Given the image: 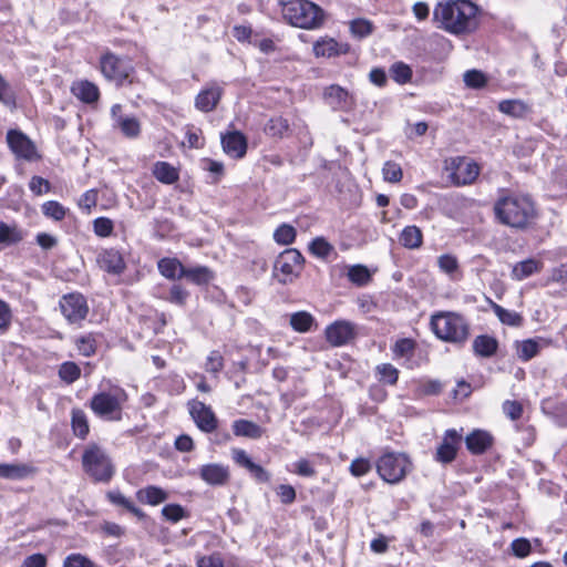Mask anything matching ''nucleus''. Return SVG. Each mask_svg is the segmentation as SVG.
I'll use <instances>...</instances> for the list:
<instances>
[{
    "label": "nucleus",
    "mask_w": 567,
    "mask_h": 567,
    "mask_svg": "<svg viewBox=\"0 0 567 567\" xmlns=\"http://www.w3.org/2000/svg\"><path fill=\"white\" fill-rule=\"evenodd\" d=\"M221 95L223 90L218 85L203 89L195 99V106L202 112H212L217 106Z\"/></svg>",
    "instance_id": "412c9836"
},
{
    "label": "nucleus",
    "mask_w": 567,
    "mask_h": 567,
    "mask_svg": "<svg viewBox=\"0 0 567 567\" xmlns=\"http://www.w3.org/2000/svg\"><path fill=\"white\" fill-rule=\"evenodd\" d=\"M63 567H95V565L82 554H70L65 557Z\"/></svg>",
    "instance_id": "052dcab7"
},
{
    "label": "nucleus",
    "mask_w": 567,
    "mask_h": 567,
    "mask_svg": "<svg viewBox=\"0 0 567 567\" xmlns=\"http://www.w3.org/2000/svg\"><path fill=\"white\" fill-rule=\"evenodd\" d=\"M309 251L320 259H328L331 254L336 252L334 247L323 237H316L309 244Z\"/></svg>",
    "instance_id": "37998d69"
},
{
    "label": "nucleus",
    "mask_w": 567,
    "mask_h": 567,
    "mask_svg": "<svg viewBox=\"0 0 567 567\" xmlns=\"http://www.w3.org/2000/svg\"><path fill=\"white\" fill-rule=\"evenodd\" d=\"M289 322L295 331L305 333L311 330L316 320L315 317L307 311H297L290 316Z\"/></svg>",
    "instance_id": "58836bf2"
},
{
    "label": "nucleus",
    "mask_w": 567,
    "mask_h": 567,
    "mask_svg": "<svg viewBox=\"0 0 567 567\" xmlns=\"http://www.w3.org/2000/svg\"><path fill=\"white\" fill-rule=\"evenodd\" d=\"M355 337L354 326L346 320H339L326 328V339L333 347H341Z\"/></svg>",
    "instance_id": "4468645a"
},
{
    "label": "nucleus",
    "mask_w": 567,
    "mask_h": 567,
    "mask_svg": "<svg viewBox=\"0 0 567 567\" xmlns=\"http://www.w3.org/2000/svg\"><path fill=\"white\" fill-rule=\"evenodd\" d=\"M540 344L536 339H527L517 343V355L523 361H528L539 352Z\"/></svg>",
    "instance_id": "c03bdc74"
},
{
    "label": "nucleus",
    "mask_w": 567,
    "mask_h": 567,
    "mask_svg": "<svg viewBox=\"0 0 567 567\" xmlns=\"http://www.w3.org/2000/svg\"><path fill=\"white\" fill-rule=\"evenodd\" d=\"M224 152L233 158H241L247 152V140L240 132H231L221 136Z\"/></svg>",
    "instance_id": "a211bd4d"
},
{
    "label": "nucleus",
    "mask_w": 567,
    "mask_h": 567,
    "mask_svg": "<svg viewBox=\"0 0 567 567\" xmlns=\"http://www.w3.org/2000/svg\"><path fill=\"white\" fill-rule=\"evenodd\" d=\"M464 83L471 89H482L487 83V78L482 71L468 70L463 75Z\"/></svg>",
    "instance_id": "864d4df0"
},
{
    "label": "nucleus",
    "mask_w": 567,
    "mask_h": 567,
    "mask_svg": "<svg viewBox=\"0 0 567 567\" xmlns=\"http://www.w3.org/2000/svg\"><path fill=\"white\" fill-rule=\"evenodd\" d=\"M197 567H225L224 559L219 553L197 557Z\"/></svg>",
    "instance_id": "338daca9"
},
{
    "label": "nucleus",
    "mask_w": 567,
    "mask_h": 567,
    "mask_svg": "<svg viewBox=\"0 0 567 567\" xmlns=\"http://www.w3.org/2000/svg\"><path fill=\"white\" fill-rule=\"evenodd\" d=\"M0 103L9 109L16 107V97L7 82L0 76Z\"/></svg>",
    "instance_id": "69168bd1"
},
{
    "label": "nucleus",
    "mask_w": 567,
    "mask_h": 567,
    "mask_svg": "<svg viewBox=\"0 0 567 567\" xmlns=\"http://www.w3.org/2000/svg\"><path fill=\"white\" fill-rule=\"evenodd\" d=\"M430 323L435 336L445 342L462 344L470 337V323L460 313L439 312Z\"/></svg>",
    "instance_id": "20e7f679"
},
{
    "label": "nucleus",
    "mask_w": 567,
    "mask_h": 567,
    "mask_svg": "<svg viewBox=\"0 0 567 567\" xmlns=\"http://www.w3.org/2000/svg\"><path fill=\"white\" fill-rule=\"evenodd\" d=\"M162 515L172 523H177L186 516L185 509L178 504H168L162 508Z\"/></svg>",
    "instance_id": "4d7b16f0"
},
{
    "label": "nucleus",
    "mask_w": 567,
    "mask_h": 567,
    "mask_svg": "<svg viewBox=\"0 0 567 567\" xmlns=\"http://www.w3.org/2000/svg\"><path fill=\"white\" fill-rule=\"evenodd\" d=\"M29 188L31 189V192L33 194H35L37 196H40V195L49 193L51 189V185H50L49 181H47L45 178H43L41 176H33L30 179Z\"/></svg>",
    "instance_id": "e2e57ef3"
},
{
    "label": "nucleus",
    "mask_w": 567,
    "mask_h": 567,
    "mask_svg": "<svg viewBox=\"0 0 567 567\" xmlns=\"http://www.w3.org/2000/svg\"><path fill=\"white\" fill-rule=\"evenodd\" d=\"M284 20L296 28L316 30L323 25L326 12L309 0H289L282 2Z\"/></svg>",
    "instance_id": "7ed1b4c3"
},
{
    "label": "nucleus",
    "mask_w": 567,
    "mask_h": 567,
    "mask_svg": "<svg viewBox=\"0 0 567 567\" xmlns=\"http://www.w3.org/2000/svg\"><path fill=\"white\" fill-rule=\"evenodd\" d=\"M113 221L106 217H99L93 221V230L99 237H109L113 233Z\"/></svg>",
    "instance_id": "13d9d810"
},
{
    "label": "nucleus",
    "mask_w": 567,
    "mask_h": 567,
    "mask_svg": "<svg viewBox=\"0 0 567 567\" xmlns=\"http://www.w3.org/2000/svg\"><path fill=\"white\" fill-rule=\"evenodd\" d=\"M42 214L55 221H61L66 215V208L56 200H49L41 206Z\"/></svg>",
    "instance_id": "de8ad7c7"
},
{
    "label": "nucleus",
    "mask_w": 567,
    "mask_h": 567,
    "mask_svg": "<svg viewBox=\"0 0 567 567\" xmlns=\"http://www.w3.org/2000/svg\"><path fill=\"white\" fill-rule=\"evenodd\" d=\"M101 269L109 274L121 275L125 269V261L121 252L114 248L104 249L96 259Z\"/></svg>",
    "instance_id": "f3484780"
},
{
    "label": "nucleus",
    "mask_w": 567,
    "mask_h": 567,
    "mask_svg": "<svg viewBox=\"0 0 567 567\" xmlns=\"http://www.w3.org/2000/svg\"><path fill=\"white\" fill-rule=\"evenodd\" d=\"M372 466L369 460L358 457L350 464L349 471L355 477H361L371 471Z\"/></svg>",
    "instance_id": "bf43d9fd"
},
{
    "label": "nucleus",
    "mask_w": 567,
    "mask_h": 567,
    "mask_svg": "<svg viewBox=\"0 0 567 567\" xmlns=\"http://www.w3.org/2000/svg\"><path fill=\"white\" fill-rule=\"evenodd\" d=\"M82 466L84 472L95 482L107 483L115 473L110 456L104 449L95 443H90L84 449Z\"/></svg>",
    "instance_id": "423d86ee"
},
{
    "label": "nucleus",
    "mask_w": 567,
    "mask_h": 567,
    "mask_svg": "<svg viewBox=\"0 0 567 567\" xmlns=\"http://www.w3.org/2000/svg\"><path fill=\"white\" fill-rule=\"evenodd\" d=\"M377 374L379 375V380L385 384L394 385L399 379V370L390 364L382 363L377 367Z\"/></svg>",
    "instance_id": "8fccbe9b"
},
{
    "label": "nucleus",
    "mask_w": 567,
    "mask_h": 567,
    "mask_svg": "<svg viewBox=\"0 0 567 567\" xmlns=\"http://www.w3.org/2000/svg\"><path fill=\"white\" fill-rule=\"evenodd\" d=\"M199 477L208 485L224 486L230 478L229 467L219 463L205 464L199 468Z\"/></svg>",
    "instance_id": "dca6fc26"
},
{
    "label": "nucleus",
    "mask_w": 567,
    "mask_h": 567,
    "mask_svg": "<svg viewBox=\"0 0 567 567\" xmlns=\"http://www.w3.org/2000/svg\"><path fill=\"white\" fill-rule=\"evenodd\" d=\"M73 94L86 104L94 103L100 97L99 87L90 81H79L72 86Z\"/></svg>",
    "instance_id": "bb28decb"
},
{
    "label": "nucleus",
    "mask_w": 567,
    "mask_h": 567,
    "mask_svg": "<svg viewBox=\"0 0 567 567\" xmlns=\"http://www.w3.org/2000/svg\"><path fill=\"white\" fill-rule=\"evenodd\" d=\"M491 307L494 311V313L496 315V317L498 318V320L503 323V324H507V326H511V327H519L522 326L523 323V317L516 312V311H512V310H507L505 308H503L502 306L497 305L496 302H491Z\"/></svg>",
    "instance_id": "ea45409f"
},
{
    "label": "nucleus",
    "mask_w": 567,
    "mask_h": 567,
    "mask_svg": "<svg viewBox=\"0 0 567 567\" xmlns=\"http://www.w3.org/2000/svg\"><path fill=\"white\" fill-rule=\"evenodd\" d=\"M152 173L158 182L166 185H172L179 179L178 169L168 162H156L153 165Z\"/></svg>",
    "instance_id": "a878e982"
},
{
    "label": "nucleus",
    "mask_w": 567,
    "mask_h": 567,
    "mask_svg": "<svg viewBox=\"0 0 567 567\" xmlns=\"http://www.w3.org/2000/svg\"><path fill=\"white\" fill-rule=\"evenodd\" d=\"M542 411L560 427H567V403L553 399H545L542 402Z\"/></svg>",
    "instance_id": "5701e85b"
},
{
    "label": "nucleus",
    "mask_w": 567,
    "mask_h": 567,
    "mask_svg": "<svg viewBox=\"0 0 567 567\" xmlns=\"http://www.w3.org/2000/svg\"><path fill=\"white\" fill-rule=\"evenodd\" d=\"M462 441V434L455 429L445 431L442 443L436 450V461L442 463H451L457 453V447Z\"/></svg>",
    "instance_id": "2eb2a0df"
},
{
    "label": "nucleus",
    "mask_w": 567,
    "mask_h": 567,
    "mask_svg": "<svg viewBox=\"0 0 567 567\" xmlns=\"http://www.w3.org/2000/svg\"><path fill=\"white\" fill-rule=\"evenodd\" d=\"M348 278L351 282L363 286L370 280V272L365 266L354 265L349 268Z\"/></svg>",
    "instance_id": "603ef678"
},
{
    "label": "nucleus",
    "mask_w": 567,
    "mask_h": 567,
    "mask_svg": "<svg viewBox=\"0 0 567 567\" xmlns=\"http://www.w3.org/2000/svg\"><path fill=\"white\" fill-rule=\"evenodd\" d=\"M415 343L412 339H400L393 347V353L395 357H406L412 354Z\"/></svg>",
    "instance_id": "0e129e2a"
},
{
    "label": "nucleus",
    "mask_w": 567,
    "mask_h": 567,
    "mask_svg": "<svg viewBox=\"0 0 567 567\" xmlns=\"http://www.w3.org/2000/svg\"><path fill=\"white\" fill-rule=\"evenodd\" d=\"M167 493L161 487L150 485L136 492V498L143 503L152 506L158 505L167 499Z\"/></svg>",
    "instance_id": "2f4dec72"
},
{
    "label": "nucleus",
    "mask_w": 567,
    "mask_h": 567,
    "mask_svg": "<svg viewBox=\"0 0 567 567\" xmlns=\"http://www.w3.org/2000/svg\"><path fill=\"white\" fill-rule=\"evenodd\" d=\"M437 267L453 281H457L462 278V271L460 269L458 260L451 254H443L437 257Z\"/></svg>",
    "instance_id": "473e14b6"
},
{
    "label": "nucleus",
    "mask_w": 567,
    "mask_h": 567,
    "mask_svg": "<svg viewBox=\"0 0 567 567\" xmlns=\"http://www.w3.org/2000/svg\"><path fill=\"white\" fill-rule=\"evenodd\" d=\"M158 271L167 279L175 280L183 278L185 266L177 258H162L157 262Z\"/></svg>",
    "instance_id": "cd10ccee"
},
{
    "label": "nucleus",
    "mask_w": 567,
    "mask_h": 567,
    "mask_svg": "<svg viewBox=\"0 0 567 567\" xmlns=\"http://www.w3.org/2000/svg\"><path fill=\"white\" fill-rule=\"evenodd\" d=\"M399 241L406 249H419L423 245V233L415 225L405 226L399 236Z\"/></svg>",
    "instance_id": "c756f323"
},
{
    "label": "nucleus",
    "mask_w": 567,
    "mask_h": 567,
    "mask_svg": "<svg viewBox=\"0 0 567 567\" xmlns=\"http://www.w3.org/2000/svg\"><path fill=\"white\" fill-rule=\"evenodd\" d=\"M224 367L223 357L218 351H212L207 357L205 369L212 373H218Z\"/></svg>",
    "instance_id": "774afa93"
},
{
    "label": "nucleus",
    "mask_w": 567,
    "mask_h": 567,
    "mask_svg": "<svg viewBox=\"0 0 567 567\" xmlns=\"http://www.w3.org/2000/svg\"><path fill=\"white\" fill-rule=\"evenodd\" d=\"M445 171L449 173L450 181L455 186L470 185L480 174V168L476 163L461 156L446 159Z\"/></svg>",
    "instance_id": "1a4fd4ad"
},
{
    "label": "nucleus",
    "mask_w": 567,
    "mask_h": 567,
    "mask_svg": "<svg viewBox=\"0 0 567 567\" xmlns=\"http://www.w3.org/2000/svg\"><path fill=\"white\" fill-rule=\"evenodd\" d=\"M61 312L70 323H76L85 319L89 307L85 298L80 293L63 296L60 300Z\"/></svg>",
    "instance_id": "f8f14e48"
},
{
    "label": "nucleus",
    "mask_w": 567,
    "mask_h": 567,
    "mask_svg": "<svg viewBox=\"0 0 567 567\" xmlns=\"http://www.w3.org/2000/svg\"><path fill=\"white\" fill-rule=\"evenodd\" d=\"M71 426L75 436L84 440L89 432V421L86 414L81 409H73L71 412Z\"/></svg>",
    "instance_id": "4c0bfd02"
},
{
    "label": "nucleus",
    "mask_w": 567,
    "mask_h": 567,
    "mask_svg": "<svg viewBox=\"0 0 567 567\" xmlns=\"http://www.w3.org/2000/svg\"><path fill=\"white\" fill-rule=\"evenodd\" d=\"M114 126L128 138H135L141 134V123L135 116L118 117V123Z\"/></svg>",
    "instance_id": "79ce46f5"
},
{
    "label": "nucleus",
    "mask_w": 567,
    "mask_h": 567,
    "mask_svg": "<svg viewBox=\"0 0 567 567\" xmlns=\"http://www.w3.org/2000/svg\"><path fill=\"white\" fill-rule=\"evenodd\" d=\"M58 374L63 382L72 384L81 377V369L75 362L66 361L60 365Z\"/></svg>",
    "instance_id": "a18cd8bd"
},
{
    "label": "nucleus",
    "mask_w": 567,
    "mask_h": 567,
    "mask_svg": "<svg viewBox=\"0 0 567 567\" xmlns=\"http://www.w3.org/2000/svg\"><path fill=\"white\" fill-rule=\"evenodd\" d=\"M373 30V25L369 20L365 19H354L350 23V31L357 38H365Z\"/></svg>",
    "instance_id": "6e6d98bb"
},
{
    "label": "nucleus",
    "mask_w": 567,
    "mask_h": 567,
    "mask_svg": "<svg viewBox=\"0 0 567 567\" xmlns=\"http://www.w3.org/2000/svg\"><path fill=\"white\" fill-rule=\"evenodd\" d=\"M493 436L483 430H474L465 437L467 450L475 455L483 454L493 444Z\"/></svg>",
    "instance_id": "4be33fe9"
},
{
    "label": "nucleus",
    "mask_w": 567,
    "mask_h": 567,
    "mask_svg": "<svg viewBox=\"0 0 567 567\" xmlns=\"http://www.w3.org/2000/svg\"><path fill=\"white\" fill-rule=\"evenodd\" d=\"M231 427L236 436H243L252 440L260 439L265 433V430L260 425L245 419L234 421Z\"/></svg>",
    "instance_id": "393cba45"
},
{
    "label": "nucleus",
    "mask_w": 567,
    "mask_h": 567,
    "mask_svg": "<svg viewBox=\"0 0 567 567\" xmlns=\"http://www.w3.org/2000/svg\"><path fill=\"white\" fill-rule=\"evenodd\" d=\"M477 13L478 8L468 0H449L435 6L433 21L451 34H468L478 27Z\"/></svg>",
    "instance_id": "f257e3e1"
},
{
    "label": "nucleus",
    "mask_w": 567,
    "mask_h": 567,
    "mask_svg": "<svg viewBox=\"0 0 567 567\" xmlns=\"http://www.w3.org/2000/svg\"><path fill=\"white\" fill-rule=\"evenodd\" d=\"M100 68L102 74L109 81H113L116 84H122L130 76V72L132 70L126 60L118 58L113 53L102 55Z\"/></svg>",
    "instance_id": "9d476101"
},
{
    "label": "nucleus",
    "mask_w": 567,
    "mask_h": 567,
    "mask_svg": "<svg viewBox=\"0 0 567 567\" xmlns=\"http://www.w3.org/2000/svg\"><path fill=\"white\" fill-rule=\"evenodd\" d=\"M23 237V230L17 225H9L4 221H0V245L12 246L20 243Z\"/></svg>",
    "instance_id": "c9c22d12"
},
{
    "label": "nucleus",
    "mask_w": 567,
    "mask_h": 567,
    "mask_svg": "<svg viewBox=\"0 0 567 567\" xmlns=\"http://www.w3.org/2000/svg\"><path fill=\"white\" fill-rule=\"evenodd\" d=\"M297 231L293 226L289 224H281L274 231V240L279 245H290L295 241Z\"/></svg>",
    "instance_id": "49530a36"
},
{
    "label": "nucleus",
    "mask_w": 567,
    "mask_h": 567,
    "mask_svg": "<svg viewBox=\"0 0 567 567\" xmlns=\"http://www.w3.org/2000/svg\"><path fill=\"white\" fill-rule=\"evenodd\" d=\"M494 213L499 223L516 229L528 228L537 216L532 198L518 194L499 197L494 204Z\"/></svg>",
    "instance_id": "f03ea898"
},
{
    "label": "nucleus",
    "mask_w": 567,
    "mask_h": 567,
    "mask_svg": "<svg viewBox=\"0 0 567 567\" xmlns=\"http://www.w3.org/2000/svg\"><path fill=\"white\" fill-rule=\"evenodd\" d=\"M188 409L194 422L200 431L212 433L217 429L218 421L209 405L193 400L188 403Z\"/></svg>",
    "instance_id": "ddd939ff"
},
{
    "label": "nucleus",
    "mask_w": 567,
    "mask_h": 567,
    "mask_svg": "<svg viewBox=\"0 0 567 567\" xmlns=\"http://www.w3.org/2000/svg\"><path fill=\"white\" fill-rule=\"evenodd\" d=\"M543 264L533 258L517 262L512 270V277L516 280H523L536 272H539Z\"/></svg>",
    "instance_id": "f704fd0d"
},
{
    "label": "nucleus",
    "mask_w": 567,
    "mask_h": 567,
    "mask_svg": "<svg viewBox=\"0 0 567 567\" xmlns=\"http://www.w3.org/2000/svg\"><path fill=\"white\" fill-rule=\"evenodd\" d=\"M382 174L384 181L390 183H399L403 177L401 166L392 161L385 162L382 168Z\"/></svg>",
    "instance_id": "5fc2aeb1"
},
{
    "label": "nucleus",
    "mask_w": 567,
    "mask_h": 567,
    "mask_svg": "<svg viewBox=\"0 0 567 567\" xmlns=\"http://www.w3.org/2000/svg\"><path fill=\"white\" fill-rule=\"evenodd\" d=\"M389 74L394 82L403 85L411 82L413 71L409 64L398 61L390 66Z\"/></svg>",
    "instance_id": "a19ab883"
},
{
    "label": "nucleus",
    "mask_w": 567,
    "mask_h": 567,
    "mask_svg": "<svg viewBox=\"0 0 567 567\" xmlns=\"http://www.w3.org/2000/svg\"><path fill=\"white\" fill-rule=\"evenodd\" d=\"M323 96L333 110H349L353 104L349 92L339 85H330L327 87Z\"/></svg>",
    "instance_id": "6ab92c4d"
},
{
    "label": "nucleus",
    "mask_w": 567,
    "mask_h": 567,
    "mask_svg": "<svg viewBox=\"0 0 567 567\" xmlns=\"http://www.w3.org/2000/svg\"><path fill=\"white\" fill-rule=\"evenodd\" d=\"M411 462L404 453L389 452L377 461L379 476L389 484H398L411 471Z\"/></svg>",
    "instance_id": "0eeeda50"
},
{
    "label": "nucleus",
    "mask_w": 567,
    "mask_h": 567,
    "mask_svg": "<svg viewBox=\"0 0 567 567\" xmlns=\"http://www.w3.org/2000/svg\"><path fill=\"white\" fill-rule=\"evenodd\" d=\"M346 49L332 38H322L313 44L316 56L331 58L344 53Z\"/></svg>",
    "instance_id": "7c9ffc66"
},
{
    "label": "nucleus",
    "mask_w": 567,
    "mask_h": 567,
    "mask_svg": "<svg viewBox=\"0 0 567 567\" xmlns=\"http://www.w3.org/2000/svg\"><path fill=\"white\" fill-rule=\"evenodd\" d=\"M513 554L516 557L524 558L528 556L532 551L530 542L526 538H516L511 544Z\"/></svg>",
    "instance_id": "680f3d73"
},
{
    "label": "nucleus",
    "mask_w": 567,
    "mask_h": 567,
    "mask_svg": "<svg viewBox=\"0 0 567 567\" xmlns=\"http://www.w3.org/2000/svg\"><path fill=\"white\" fill-rule=\"evenodd\" d=\"M107 499L115 506H120L132 513L137 519L144 520L147 515L120 491L113 489L106 493Z\"/></svg>",
    "instance_id": "c85d7f7f"
},
{
    "label": "nucleus",
    "mask_w": 567,
    "mask_h": 567,
    "mask_svg": "<svg viewBox=\"0 0 567 567\" xmlns=\"http://www.w3.org/2000/svg\"><path fill=\"white\" fill-rule=\"evenodd\" d=\"M498 110L515 118H522L530 112L529 105L522 100H503L498 103Z\"/></svg>",
    "instance_id": "72a5a7b5"
},
{
    "label": "nucleus",
    "mask_w": 567,
    "mask_h": 567,
    "mask_svg": "<svg viewBox=\"0 0 567 567\" xmlns=\"http://www.w3.org/2000/svg\"><path fill=\"white\" fill-rule=\"evenodd\" d=\"M288 130V121L282 117H272L265 126L266 134L272 137H282Z\"/></svg>",
    "instance_id": "3c124183"
},
{
    "label": "nucleus",
    "mask_w": 567,
    "mask_h": 567,
    "mask_svg": "<svg viewBox=\"0 0 567 567\" xmlns=\"http://www.w3.org/2000/svg\"><path fill=\"white\" fill-rule=\"evenodd\" d=\"M37 468L27 463H1L0 464V478L21 481L33 476Z\"/></svg>",
    "instance_id": "aec40b11"
},
{
    "label": "nucleus",
    "mask_w": 567,
    "mask_h": 567,
    "mask_svg": "<svg viewBox=\"0 0 567 567\" xmlns=\"http://www.w3.org/2000/svg\"><path fill=\"white\" fill-rule=\"evenodd\" d=\"M75 346L79 352L84 357H91L96 352V339L94 334L87 333L75 339Z\"/></svg>",
    "instance_id": "09e8293b"
},
{
    "label": "nucleus",
    "mask_w": 567,
    "mask_h": 567,
    "mask_svg": "<svg viewBox=\"0 0 567 567\" xmlns=\"http://www.w3.org/2000/svg\"><path fill=\"white\" fill-rule=\"evenodd\" d=\"M183 278L190 282L202 286L207 285L214 278L213 271L206 266H196L193 268H185Z\"/></svg>",
    "instance_id": "e433bc0d"
},
{
    "label": "nucleus",
    "mask_w": 567,
    "mask_h": 567,
    "mask_svg": "<svg viewBox=\"0 0 567 567\" xmlns=\"http://www.w3.org/2000/svg\"><path fill=\"white\" fill-rule=\"evenodd\" d=\"M7 143L17 158L28 162H33L40 158L34 143L21 131H8Z\"/></svg>",
    "instance_id": "9b49d317"
},
{
    "label": "nucleus",
    "mask_w": 567,
    "mask_h": 567,
    "mask_svg": "<svg viewBox=\"0 0 567 567\" xmlns=\"http://www.w3.org/2000/svg\"><path fill=\"white\" fill-rule=\"evenodd\" d=\"M127 401L124 389L113 386L110 391L95 393L90 400V408L93 413L107 421H120L122 419L123 404Z\"/></svg>",
    "instance_id": "39448f33"
},
{
    "label": "nucleus",
    "mask_w": 567,
    "mask_h": 567,
    "mask_svg": "<svg viewBox=\"0 0 567 567\" xmlns=\"http://www.w3.org/2000/svg\"><path fill=\"white\" fill-rule=\"evenodd\" d=\"M472 348L475 355L491 358L497 352L498 341L492 336L481 334L473 340Z\"/></svg>",
    "instance_id": "b1692460"
},
{
    "label": "nucleus",
    "mask_w": 567,
    "mask_h": 567,
    "mask_svg": "<svg viewBox=\"0 0 567 567\" xmlns=\"http://www.w3.org/2000/svg\"><path fill=\"white\" fill-rule=\"evenodd\" d=\"M303 264L305 258L299 250L295 248L286 249L276 258L272 276L282 285L290 284L301 274Z\"/></svg>",
    "instance_id": "6e6552de"
}]
</instances>
